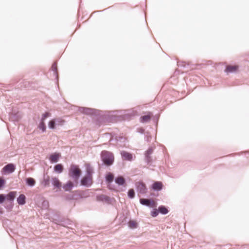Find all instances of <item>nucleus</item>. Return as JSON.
<instances>
[{
	"instance_id": "22",
	"label": "nucleus",
	"mask_w": 249,
	"mask_h": 249,
	"mask_svg": "<svg viewBox=\"0 0 249 249\" xmlns=\"http://www.w3.org/2000/svg\"><path fill=\"white\" fill-rule=\"evenodd\" d=\"M64 170V166L61 163L57 164L53 167V171L54 172L61 174Z\"/></svg>"
},
{
	"instance_id": "50",
	"label": "nucleus",
	"mask_w": 249,
	"mask_h": 249,
	"mask_svg": "<svg viewBox=\"0 0 249 249\" xmlns=\"http://www.w3.org/2000/svg\"><path fill=\"white\" fill-rule=\"evenodd\" d=\"M144 129H142L141 130L140 133H143V132H144Z\"/></svg>"
},
{
	"instance_id": "18",
	"label": "nucleus",
	"mask_w": 249,
	"mask_h": 249,
	"mask_svg": "<svg viewBox=\"0 0 249 249\" xmlns=\"http://www.w3.org/2000/svg\"><path fill=\"white\" fill-rule=\"evenodd\" d=\"M116 184L119 186H124L126 184L125 179L122 177H117L114 179Z\"/></svg>"
},
{
	"instance_id": "32",
	"label": "nucleus",
	"mask_w": 249,
	"mask_h": 249,
	"mask_svg": "<svg viewBox=\"0 0 249 249\" xmlns=\"http://www.w3.org/2000/svg\"><path fill=\"white\" fill-rule=\"evenodd\" d=\"M128 197L130 199H133L135 196V193L133 189H129L127 192Z\"/></svg>"
},
{
	"instance_id": "40",
	"label": "nucleus",
	"mask_w": 249,
	"mask_h": 249,
	"mask_svg": "<svg viewBox=\"0 0 249 249\" xmlns=\"http://www.w3.org/2000/svg\"><path fill=\"white\" fill-rule=\"evenodd\" d=\"M6 196L4 194H0V204H3L6 201Z\"/></svg>"
},
{
	"instance_id": "49",
	"label": "nucleus",
	"mask_w": 249,
	"mask_h": 249,
	"mask_svg": "<svg viewBox=\"0 0 249 249\" xmlns=\"http://www.w3.org/2000/svg\"><path fill=\"white\" fill-rule=\"evenodd\" d=\"M3 214V212L2 211L1 208H0V214Z\"/></svg>"
},
{
	"instance_id": "9",
	"label": "nucleus",
	"mask_w": 249,
	"mask_h": 249,
	"mask_svg": "<svg viewBox=\"0 0 249 249\" xmlns=\"http://www.w3.org/2000/svg\"><path fill=\"white\" fill-rule=\"evenodd\" d=\"M163 185L162 183L159 181H154L151 185V188L154 191L159 192L162 190Z\"/></svg>"
},
{
	"instance_id": "46",
	"label": "nucleus",
	"mask_w": 249,
	"mask_h": 249,
	"mask_svg": "<svg viewBox=\"0 0 249 249\" xmlns=\"http://www.w3.org/2000/svg\"><path fill=\"white\" fill-rule=\"evenodd\" d=\"M123 140V141L124 142L125 141V138L122 137H118L116 138V140L117 141H121V140Z\"/></svg>"
},
{
	"instance_id": "44",
	"label": "nucleus",
	"mask_w": 249,
	"mask_h": 249,
	"mask_svg": "<svg viewBox=\"0 0 249 249\" xmlns=\"http://www.w3.org/2000/svg\"><path fill=\"white\" fill-rule=\"evenodd\" d=\"M113 183L107 184V188L108 189L111 190H114L116 189V187L114 185L112 184Z\"/></svg>"
},
{
	"instance_id": "8",
	"label": "nucleus",
	"mask_w": 249,
	"mask_h": 249,
	"mask_svg": "<svg viewBox=\"0 0 249 249\" xmlns=\"http://www.w3.org/2000/svg\"><path fill=\"white\" fill-rule=\"evenodd\" d=\"M76 185L77 184H75L74 181L68 180L65 184H63L62 187L65 192H70Z\"/></svg>"
},
{
	"instance_id": "25",
	"label": "nucleus",
	"mask_w": 249,
	"mask_h": 249,
	"mask_svg": "<svg viewBox=\"0 0 249 249\" xmlns=\"http://www.w3.org/2000/svg\"><path fill=\"white\" fill-rule=\"evenodd\" d=\"M160 213L166 215L169 213L168 209L167 207L164 205H160L158 207Z\"/></svg>"
},
{
	"instance_id": "27",
	"label": "nucleus",
	"mask_w": 249,
	"mask_h": 249,
	"mask_svg": "<svg viewBox=\"0 0 249 249\" xmlns=\"http://www.w3.org/2000/svg\"><path fill=\"white\" fill-rule=\"evenodd\" d=\"M150 120V114H148L146 115L142 116L140 117V122L142 123H145L149 122Z\"/></svg>"
},
{
	"instance_id": "47",
	"label": "nucleus",
	"mask_w": 249,
	"mask_h": 249,
	"mask_svg": "<svg viewBox=\"0 0 249 249\" xmlns=\"http://www.w3.org/2000/svg\"><path fill=\"white\" fill-rule=\"evenodd\" d=\"M183 64H178V66L182 67H184V68L186 67V65H187V66H189V64H186L185 63H184V62H183Z\"/></svg>"
},
{
	"instance_id": "45",
	"label": "nucleus",
	"mask_w": 249,
	"mask_h": 249,
	"mask_svg": "<svg viewBox=\"0 0 249 249\" xmlns=\"http://www.w3.org/2000/svg\"><path fill=\"white\" fill-rule=\"evenodd\" d=\"M217 246L220 247V248L224 247L226 248H228V249H231V244H226V245H223V246H221L220 245H218Z\"/></svg>"
},
{
	"instance_id": "42",
	"label": "nucleus",
	"mask_w": 249,
	"mask_h": 249,
	"mask_svg": "<svg viewBox=\"0 0 249 249\" xmlns=\"http://www.w3.org/2000/svg\"><path fill=\"white\" fill-rule=\"evenodd\" d=\"M66 199L67 200H73V196L72 194H67L65 196Z\"/></svg>"
},
{
	"instance_id": "20",
	"label": "nucleus",
	"mask_w": 249,
	"mask_h": 249,
	"mask_svg": "<svg viewBox=\"0 0 249 249\" xmlns=\"http://www.w3.org/2000/svg\"><path fill=\"white\" fill-rule=\"evenodd\" d=\"M80 199L86 198L90 196V192L89 190H79Z\"/></svg>"
},
{
	"instance_id": "14",
	"label": "nucleus",
	"mask_w": 249,
	"mask_h": 249,
	"mask_svg": "<svg viewBox=\"0 0 249 249\" xmlns=\"http://www.w3.org/2000/svg\"><path fill=\"white\" fill-rule=\"evenodd\" d=\"M21 116L18 112H12L9 114V120L12 122H18L20 119Z\"/></svg>"
},
{
	"instance_id": "36",
	"label": "nucleus",
	"mask_w": 249,
	"mask_h": 249,
	"mask_svg": "<svg viewBox=\"0 0 249 249\" xmlns=\"http://www.w3.org/2000/svg\"><path fill=\"white\" fill-rule=\"evenodd\" d=\"M51 116V113L49 112H46L45 113H43L42 115L40 121L44 122L45 121V119Z\"/></svg>"
},
{
	"instance_id": "37",
	"label": "nucleus",
	"mask_w": 249,
	"mask_h": 249,
	"mask_svg": "<svg viewBox=\"0 0 249 249\" xmlns=\"http://www.w3.org/2000/svg\"><path fill=\"white\" fill-rule=\"evenodd\" d=\"M14 207V203L8 202L5 206V208L9 211H11Z\"/></svg>"
},
{
	"instance_id": "35",
	"label": "nucleus",
	"mask_w": 249,
	"mask_h": 249,
	"mask_svg": "<svg viewBox=\"0 0 249 249\" xmlns=\"http://www.w3.org/2000/svg\"><path fill=\"white\" fill-rule=\"evenodd\" d=\"M72 194L73 196V200H76L80 199L79 190L72 191Z\"/></svg>"
},
{
	"instance_id": "23",
	"label": "nucleus",
	"mask_w": 249,
	"mask_h": 249,
	"mask_svg": "<svg viewBox=\"0 0 249 249\" xmlns=\"http://www.w3.org/2000/svg\"><path fill=\"white\" fill-rule=\"evenodd\" d=\"M114 176L110 172H107L105 177V181L107 184L113 183Z\"/></svg>"
},
{
	"instance_id": "31",
	"label": "nucleus",
	"mask_w": 249,
	"mask_h": 249,
	"mask_svg": "<svg viewBox=\"0 0 249 249\" xmlns=\"http://www.w3.org/2000/svg\"><path fill=\"white\" fill-rule=\"evenodd\" d=\"M56 124L53 119L50 120L48 123V127L50 129H54L56 128Z\"/></svg>"
},
{
	"instance_id": "33",
	"label": "nucleus",
	"mask_w": 249,
	"mask_h": 249,
	"mask_svg": "<svg viewBox=\"0 0 249 249\" xmlns=\"http://www.w3.org/2000/svg\"><path fill=\"white\" fill-rule=\"evenodd\" d=\"M50 178L47 177L46 178H44L42 182V185L44 187L48 186L50 184Z\"/></svg>"
},
{
	"instance_id": "10",
	"label": "nucleus",
	"mask_w": 249,
	"mask_h": 249,
	"mask_svg": "<svg viewBox=\"0 0 249 249\" xmlns=\"http://www.w3.org/2000/svg\"><path fill=\"white\" fill-rule=\"evenodd\" d=\"M96 199L97 201L104 202L105 201L107 204H110L112 201V198L109 196L105 195H98L96 196Z\"/></svg>"
},
{
	"instance_id": "29",
	"label": "nucleus",
	"mask_w": 249,
	"mask_h": 249,
	"mask_svg": "<svg viewBox=\"0 0 249 249\" xmlns=\"http://www.w3.org/2000/svg\"><path fill=\"white\" fill-rule=\"evenodd\" d=\"M128 226L130 229H136L138 227V224L136 221L131 220L128 222Z\"/></svg>"
},
{
	"instance_id": "3",
	"label": "nucleus",
	"mask_w": 249,
	"mask_h": 249,
	"mask_svg": "<svg viewBox=\"0 0 249 249\" xmlns=\"http://www.w3.org/2000/svg\"><path fill=\"white\" fill-rule=\"evenodd\" d=\"M69 176L77 184L79 183V179L80 177L82 172L78 165L71 164L69 169Z\"/></svg>"
},
{
	"instance_id": "54",
	"label": "nucleus",
	"mask_w": 249,
	"mask_h": 249,
	"mask_svg": "<svg viewBox=\"0 0 249 249\" xmlns=\"http://www.w3.org/2000/svg\"><path fill=\"white\" fill-rule=\"evenodd\" d=\"M3 85L2 84L0 83V86H1V85Z\"/></svg>"
},
{
	"instance_id": "43",
	"label": "nucleus",
	"mask_w": 249,
	"mask_h": 249,
	"mask_svg": "<svg viewBox=\"0 0 249 249\" xmlns=\"http://www.w3.org/2000/svg\"><path fill=\"white\" fill-rule=\"evenodd\" d=\"M42 206L44 209H47L49 207L48 202L47 201H43L42 203Z\"/></svg>"
},
{
	"instance_id": "2",
	"label": "nucleus",
	"mask_w": 249,
	"mask_h": 249,
	"mask_svg": "<svg viewBox=\"0 0 249 249\" xmlns=\"http://www.w3.org/2000/svg\"><path fill=\"white\" fill-rule=\"evenodd\" d=\"M102 165L107 167L112 165L114 162V157L113 154L110 151L104 150L101 154Z\"/></svg>"
},
{
	"instance_id": "30",
	"label": "nucleus",
	"mask_w": 249,
	"mask_h": 249,
	"mask_svg": "<svg viewBox=\"0 0 249 249\" xmlns=\"http://www.w3.org/2000/svg\"><path fill=\"white\" fill-rule=\"evenodd\" d=\"M53 120L55 121L56 126H62L65 123L64 120L61 118H54Z\"/></svg>"
},
{
	"instance_id": "26",
	"label": "nucleus",
	"mask_w": 249,
	"mask_h": 249,
	"mask_svg": "<svg viewBox=\"0 0 249 249\" xmlns=\"http://www.w3.org/2000/svg\"><path fill=\"white\" fill-rule=\"evenodd\" d=\"M238 69V66H229L225 70V72L227 73H233L237 71Z\"/></svg>"
},
{
	"instance_id": "15",
	"label": "nucleus",
	"mask_w": 249,
	"mask_h": 249,
	"mask_svg": "<svg viewBox=\"0 0 249 249\" xmlns=\"http://www.w3.org/2000/svg\"><path fill=\"white\" fill-rule=\"evenodd\" d=\"M51 183L54 188L60 189L62 187L61 182L57 178H52L51 179Z\"/></svg>"
},
{
	"instance_id": "16",
	"label": "nucleus",
	"mask_w": 249,
	"mask_h": 249,
	"mask_svg": "<svg viewBox=\"0 0 249 249\" xmlns=\"http://www.w3.org/2000/svg\"><path fill=\"white\" fill-rule=\"evenodd\" d=\"M16 194L17 192L15 191H11L8 194H5V196H7L6 200L8 202L14 203Z\"/></svg>"
},
{
	"instance_id": "28",
	"label": "nucleus",
	"mask_w": 249,
	"mask_h": 249,
	"mask_svg": "<svg viewBox=\"0 0 249 249\" xmlns=\"http://www.w3.org/2000/svg\"><path fill=\"white\" fill-rule=\"evenodd\" d=\"M38 128H39L42 132V133H44L46 131V126L45 124V122L40 121V123L38 125Z\"/></svg>"
},
{
	"instance_id": "1",
	"label": "nucleus",
	"mask_w": 249,
	"mask_h": 249,
	"mask_svg": "<svg viewBox=\"0 0 249 249\" xmlns=\"http://www.w3.org/2000/svg\"><path fill=\"white\" fill-rule=\"evenodd\" d=\"M98 115L97 120L101 124L113 123L116 120V117L109 112L100 110V113Z\"/></svg>"
},
{
	"instance_id": "51",
	"label": "nucleus",
	"mask_w": 249,
	"mask_h": 249,
	"mask_svg": "<svg viewBox=\"0 0 249 249\" xmlns=\"http://www.w3.org/2000/svg\"><path fill=\"white\" fill-rule=\"evenodd\" d=\"M150 196H154V194L153 193H151V194H150Z\"/></svg>"
},
{
	"instance_id": "24",
	"label": "nucleus",
	"mask_w": 249,
	"mask_h": 249,
	"mask_svg": "<svg viewBox=\"0 0 249 249\" xmlns=\"http://www.w3.org/2000/svg\"><path fill=\"white\" fill-rule=\"evenodd\" d=\"M25 182L26 185L29 187H32L36 184V180L32 178H25Z\"/></svg>"
},
{
	"instance_id": "38",
	"label": "nucleus",
	"mask_w": 249,
	"mask_h": 249,
	"mask_svg": "<svg viewBox=\"0 0 249 249\" xmlns=\"http://www.w3.org/2000/svg\"><path fill=\"white\" fill-rule=\"evenodd\" d=\"M145 161L147 164H150L152 161V159L151 155H144Z\"/></svg>"
},
{
	"instance_id": "21",
	"label": "nucleus",
	"mask_w": 249,
	"mask_h": 249,
	"mask_svg": "<svg viewBox=\"0 0 249 249\" xmlns=\"http://www.w3.org/2000/svg\"><path fill=\"white\" fill-rule=\"evenodd\" d=\"M26 197L24 194H20L17 198V203L19 205H23L26 203Z\"/></svg>"
},
{
	"instance_id": "7",
	"label": "nucleus",
	"mask_w": 249,
	"mask_h": 249,
	"mask_svg": "<svg viewBox=\"0 0 249 249\" xmlns=\"http://www.w3.org/2000/svg\"><path fill=\"white\" fill-rule=\"evenodd\" d=\"M136 189L140 194L143 195L146 193L147 188L144 183L139 181L136 184Z\"/></svg>"
},
{
	"instance_id": "34",
	"label": "nucleus",
	"mask_w": 249,
	"mask_h": 249,
	"mask_svg": "<svg viewBox=\"0 0 249 249\" xmlns=\"http://www.w3.org/2000/svg\"><path fill=\"white\" fill-rule=\"evenodd\" d=\"M160 213L158 208V209H153L151 212V216L153 217H157L158 214Z\"/></svg>"
},
{
	"instance_id": "13",
	"label": "nucleus",
	"mask_w": 249,
	"mask_h": 249,
	"mask_svg": "<svg viewBox=\"0 0 249 249\" xmlns=\"http://www.w3.org/2000/svg\"><path fill=\"white\" fill-rule=\"evenodd\" d=\"M61 157V155L59 153H53L50 155L49 160L51 163L57 162L59 158Z\"/></svg>"
},
{
	"instance_id": "53",
	"label": "nucleus",
	"mask_w": 249,
	"mask_h": 249,
	"mask_svg": "<svg viewBox=\"0 0 249 249\" xmlns=\"http://www.w3.org/2000/svg\"><path fill=\"white\" fill-rule=\"evenodd\" d=\"M125 115L126 117H130V115Z\"/></svg>"
},
{
	"instance_id": "5",
	"label": "nucleus",
	"mask_w": 249,
	"mask_h": 249,
	"mask_svg": "<svg viewBox=\"0 0 249 249\" xmlns=\"http://www.w3.org/2000/svg\"><path fill=\"white\" fill-rule=\"evenodd\" d=\"M79 182L80 183V185L83 187H89L93 183L92 178L84 176L80 179Z\"/></svg>"
},
{
	"instance_id": "12",
	"label": "nucleus",
	"mask_w": 249,
	"mask_h": 249,
	"mask_svg": "<svg viewBox=\"0 0 249 249\" xmlns=\"http://www.w3.org/2000/svg\"><path fill=\"white\" fill-rule=\"evenodd\" d=\"M121 155L124 160L130 161L133 160V155L127 151H122L121 152Z\"/></svg>"
},
{
	"instance_id": "41",
	"label": "nucleus",
	"mask_w": 249,
	"mask_h": 249,
	"mask_svg": "<svg viewBox=\"0 0 249 249\" xmlns=\"http://www.w3.org/2000/svg\"><path fill=\"white\" fill-rule=\"evenodd\" d=\"M153 152V148L152 147H149L147 150L145 151L144 155H151Z\"/></svg>"
},
{
	"instance_id": "39",
	"label": "nucleus",
	"mask_w": 249,
	"mask_h": 249,
	"mask_svg": "<svg viewBox=\"0 0 249 249\" xmlns=\"http://www.w3.org/2000/svg\"><path fill=\"white\" fill-rule=\"evenodd\" d=\"M6 184V180L2 177H0V190L3 188Z\"/></svg>"
},
{
	"instance_id": "48",
	"label": "nucleus",
	"mask_w": 249,
	"mask_h": 249,
	"mask_svg": "<svg viewBox=\"0 0 249 249\" xmlns=\"http://www.w3.org/2000/svg\"><path fill=\"white\" fill-rule=\"evenodd\" d=\"M249 247V245H243L241 247V248H242V249H245L246 248H247Z\"/></svg>"
},
{
	"instance_id": "19",
	"label": "nucleus",
	"mask_w": 249,
	"mask_h": 249,
	"mask_svg": "<svg viewBox=\"0 0 249 249\" xmlns=\"http://www.w3.org/2000/svg\"><path fill=\"white\" fill-rule=\"evenodd\" d=\"M51 70L53 71V75L55 76V79L56 82H58V73L57 69V62H54L53 64L51 67Z\"/></svg>"
},
{
	"instance_id": "6",
	"label": "nucleus",
	"mask_w": 249,
	"mask_h": 249,
	"mask_svg": "<svg viewBox=\"0 0 249 249\" xmlns=\"http://www.w3.org/2000/svg\"><path fill=\"white\" fill-rule=\"evenodd\" d=\"M16 166L12 163H9L5 165L2 169V172L5 174L13 173L16 170Z\"/></svg>"
},
{
	"instance_id": "4",
	"label": "nucleus",
	"mask_w": 249,
	"mask_h": 249,
	"mask_svg": "<svg viewBox=\"0 0 249 249\" xmlns=\"http://www.w3.org/2000/svg\"><path fill=\"white\" fill-rule=\"evenodd\" d=\"M78 110L82 114L87 115H92L96 117L97 119L99 113H100V110L92 108L86 107H78Z\"/></svg>"
},
{
	"instance_id": "52",
	"label": "nucleus",
	"mask_w": 249,
	"mask_h": 249,
	"mask_svg": "<svg viewBox=\"0 0 249 249\" xmlns=\"http://www.w3.org/2000/svg\"><path fill=\"white\" fill-rule=\"evenodd\" d=\"M60 225H62V226H65V224L64 223H62V224H61Z\"/></svg>"
},
{
	"instance_id": "11",
	"label": "nucleus",
	"mask_w": 249,
	"mask_h": 249,
	"mask_svg": "<svg viewBox=\"0 0 249 249\" xmlns=\"http://www.w3.org/2000/svg\"><path fill=\"white\" fill-rule=\"evenodd\" d=\"M140 203L141 205L147 207H153L154 206V201L152 198L149 199L140 198Z\"/></svg>"
},
{
	"instance_id": "17",
	"label": "nucleus",
	"mask_w": 249,
	"mask_h": 249,
	"mask_svg": "<svg viewBox=\"0 0 249 249\" xmlns=\"http://www.w3.org/2000/svg\"><path fill=\"white\" fill-rule=\"evenodd\" d=\"M93 174V169L89 163L86 164V175L85 176L92 178Z\"/></svg>"
}]
</instances>
